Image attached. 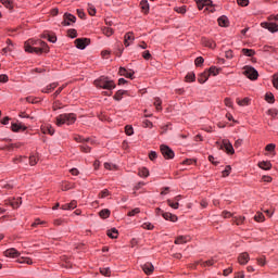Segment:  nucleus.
Listing matches in <instances>:
<instances>
[{
  "instance_id": "79ce46f5",
  "label": "nucleus",
  "mask_w": 278,
  "mask_h": 278,
  "mask_svg": "<svg viewBox=\"0 0 278 278\" xmlns=\"http://www.w3.org/2000/svg\"><path fill=\"white\" fill-rule=\"evenodd\" d=\"M68 38H77V29L71 28L67 30Z\"/></svg>"
},
{
  "instance_id": "6e6552de",
  "label": "nucleus",
  "mask_w": 278,
  "mask_h": 278,
  "mask_svg": "<svg viewBox=\"0 0 278 278\" xmlns=\"http://www.w3.org/2000/svg\"><path fill=\"white\" fill-rule=\"evenodd\" d=\"M261 27H263L264 29H268V31H270L271 34H275L276 31H278L277 23L263 22L261 23Z\"/></svg>"
},
{
  "instance_id": "13d9d810",
  "label": "nucleus",
  "mask_w": 278,
  "mask_h": 278,
  "mask_svg": "<svg viewBox=\"0 0 278 278\" xmlns=\"http://www.w3.org/2000/svg\"><path fill=\"white\" fill-rule=\"evenodd\" d=\"M142 228L151 231V230H153V225L151 223H144L142 225Z\"/></svg>"
},
{
  "instance_id": "5fc2aeb1",
  "label": "nucleus",
  "mask_w": 278,
  "mask_h": 278,
  "mask_svg": "<svg viewBox=\"0 0 278 278\" xmlns=\"http://www.w3.org/2000/svg\"><path fill=\"white\" fill-rule=\"evenodd\" d=\"M175 12L178 14H186V5L175 8Z\"/></svg>"
},
{
  "instance_id": "412c9836",
  "label": "nucleus",
  "mask_w": 278,
  "mask_h": 278,
  "mask_svg": "<svg viewBox=\"0 0 278 278\" xmlns=\"http://www.w3.org/2000/svg\"><path fill=\"white\" fill-rule=\"evenodd\" d=\"M58 86H59L58 83H52V84H50L49 86L43 87V88L41 89V92H42V93H50L52 90H54L55 88H58Z\"/></svg>"
},
{
  "instance_id": "680f3d73",
  "label": "nucleus",
  "mask_w": 278,
  "mask_h": 278,
  "mask_svg": "<svg viewBox=\"0 0 278 278\" xmlns=\"http://www.w3.org/2000/svg\"><path fill=\"white\" fill-rule=\"evenodd\" d=\"M71 189H73V185H71V184L62 185V191H68Z\"/></svg>"
},
{
  "instance_id": "ea45409f",
  "label": "nucleus",
  "mask_w": 278,
  "mask_h": 278,
  "mask_svg": "<svg viewBox=\"0 0 278 278\" xmlns=\"http://www.w3.org/2000/svg\"><path fill=\"white\" fill-rule=\"evenodd\" d=\"M79 149H80V151L83 152V153H86V154H88V153H90L91 152V148L89 147V146H87V144H80L79 146Z\"/></svg>"
},
{
  "instance_id": "f704fd0d",
  "label": "nucleus",
  "mask_w": 278,
  "mask_h": 278,
  "mask_svg": "<svg viewBox=\"0 0 278 278\" xmlns=\"http://www.w3.org/2000/svg\"><path fill=\"white\" fill-rule=\"evenodd\" d=\"M265 101L268 102V103H275L274 93H270V92L265 93Z\"/></svg>"
},
{
  "instance_id": "09e8293b",
  "label": "nucleus",
  "mask_w": 278,
  "mask_h": 278,
  "mask_svg": "<svg viewBox=\"0 0 278 278\" xmlns=\"http://www.w3.org/2000/svg\"><path fill=\"white\" fill-rule=\"evenodd\" d=\"M255 222L257 223H263L264 222V214L262 213H256L255 217H254Z\"/></svg>"
},
{
  "instance_id": "7ed1b4c3",
  "label": "nucleus",
  "mask_w": 278,
  "mask_h": 278,
  "mask_svg": "<svg viewBox=\"0 0 278 278\" xmlns=\"http://www.w3.org/2000/svg\"><path fill=\"white\" fill-rule=\"evenodd\" d=\"M76 122V115L74 113H64L56 117V125L62 126L63 124L72 125Z\"/></svg>"
},
{
  "instance_id": "3c124183",
  "label": "nucleus",
  "mask_w": 278,
  "mask_h": 278,
  "mask_svg": "<svg viewBox=\"0 0 278 278\" xmlns=\"http://www.w3.org/2000/svg\"><path fill=\"white\" fill-rule=\"evenodd\" d=\"M104 167H105L108 170H115V169H117V165L112 164V163H105V164H104Z\"/></svg>"
},
{
  "instance_id": "6e6d98bb",
  "label": "nucleus",
  "mask_w": 278,
  "mask_h": 278,
  "mask_svg": "<svg viewBox=\"0 0 278 278\" xmlns=\"http://www.w3.org/2000/svg\"><path fill=\"white\" fill-rule=\"evenodd\" d=\"M231 167L228 165L226 166L225 170L222 172L224 177H228L230 175Z\"/></svg>"
},
{
  "instance_id": "f8f14e48",
  "label": "nucleus",
  "mask_w": 278,
  "mask_h": 278,
  "mask_svg": "<svg viewBox=\"0 0 278 278\" xmlns=\"http://www.w3.org/2000/svg\"><path fill=\"white\" fill-rule=\"evenodd\" d=\"M195 3L199 10H203V8L210 10V5H212V0H195Z\"/></svg>"
},
{
  "instance_id": "338daca9",
  "label": "nucleus",
  "mask_w": 278,
  "mask_h": 278,
  "mask_svg": "<svg viewBox=\"0 0 278 278\" xmlns=\"http://www.w3.org/2000/svg\"><path fill=\"white\" fill-rule=\"evenodd\" d=\"M273 85H274V88H276L278 90V76H277V74H274Z\"/></svg>"
},
{
  "instance_id": "e2e57ef3",
  "label": "nucleus",
  "mask_w": 278,
  "mask_h": 278,
  "mask_svg": "<svg viewBox=\"0 0 278 278\" xmlns=\"http://www.w3.org/2000/svg\"><path fill=\"white\" fill-rule=\"evenodd\" d=\"M225 58H227V60H231L233 58V51L227 50L225 52Z\"/></svg>"
},
{
  "instance_id": "f3484780",
  "label": "nucleus",
  "mask_w": 278,
  "mask_h": 278,
  "mask_svg": "<svg viewBox=\"0 0 278 278\" xmlns=\"http://www.w3.org/2000/svg\"><path fill=\"white\" fill-rule=\"evenodd\" d=\"M217 23L219 27H229V17H227L226 15H222L220 17H218Z\"/></svg>"
},
{
  "instance_id": "6ab92c4d",
  "label": "nucleus",
  "mask_w": 278,
  "mask_h": 278,
  "mask_svg": "<svg viewBox=\"0 0 278 278\" xmlns=\"http://www.w3.org/2000/svg\"><path fill=\"white\" fill-rule=\"evenodd\" d=\"M5 205L12 206V208H18L22 205V198H17L16 200L7 201Z\"/></svg>"
},
{
  "instance_id": "72a5a7b5",
  "label": "nucleus",
  "mask_w": 278,
  "mask_h": 278,
  "mask_svg": "<svg viewBox=\"0 0 278 278\" xmlns=\"http://www.w3.org/2000/svg\"><path fill=\"white\" fill-rule=\"evenodd\" d=\"M42 132H43V135L53 136L54 135V129L52 128V126H47V127L42 128Z\"/></svg>"
},
{
  "instance_id": "cd10ccee",
  "label": "nucleus",
  "mask_w": 278,
  "mask_h": 278,
  "mask_svg": "<svg viewBox=\"0 0 278 278\" xmlns=\"http://www.w3.org/2000/svg\"><path fill=\"white\" fill-rule=\"evenodd\" d=\"M258 167L264 169V170H269L270 167H271V164L268 161H263V162L258 163Z\"/></svg>"
},
{
  "instance_id": "e433bc0d",
  "label": "nucleus",
  "mask_w": 278,
  "mask_h": 278,
  "mask_svg": "<svg viewBox=\"0 0 278 278\" xmlns=\"http://www.w3.org/2000/svg\"><path fill=\"white\" fill-rule=\"evenodd\" d=\"M203 62H205V59H203V56H198L194 60V64L198 68H201V66H203Z\"/></svg>"
},
{
  "instance_id": "b1692460",
  "label": "nucleus",
  "mask_w": 278,
  "mask_h": 278,
  "mask_svg": "<svg viewBox=\"0 0 278 278\" xmlns=\"http://www.w3.org/2000/svg\"><path fill=\"white\" fill-rule=\"evenodd\" d=\"M214 264H215V260L214 258L207 260L205 262L198 261L195 263V265H201L202 267L214 266Z\"/></svg>"
},
{
  "instance_id": "864d4df0",
  "label": "nucleus",
  "mask_w": 278,
  "mask_h": 278,
  "mask_svg": "<svg viewBox=\"0 0 278 278\" xmlns=\"http://www.w3.org/2000/svg\"><path fill=\"white\" fill-rule=\"evenodd\" d=\"M109 195H110V190L104 189V190H102V191L100 192L99 198H100V199H105V198L109 197Z\"/></svg>"
},
{
  "instance_id": "4468645a",
  "label": "nucleus",
  "mask_w": 278,
  "mask_h": 278,
  "mask_svg": "<svg viewBox=\"0 0 278 278\" xmlns=\"http://www.w3.org/2000/svg\"><path fill=\"white\" fill-rule=\"evenodd\" d=\"M4 256L11 257V258H16L17 256H21V253L17 252L16 249L11 248V249L4 251Z\"/></svg>"
},
{
  "instance_id": "4be33fe9",
  "label": "nucleus",
  "mask_w": 278,
  "mask_h": 278,
  "mask_svg": "<svg viewBox=\"0 0 278 278\" xmlns=\"http://www.w3.org/2000/svg\"><path fill=\"white\" fill-rule=\"evenodd\" d=\"M142 269L146 275H151L154 270V267L151 263H146L144 265H142Z\"/></svg>"
},
{
  "instance_id": "2eb2a0df",
  "label": "nucleus",
  "mask_w": 278,
  "mask_h": 278,
  "mask_svg": "<svg viewBox=\"0 0 278 278\" xmlns=\"http://www.w3.org/2000/svg\"><path fill=\"white\" fill-rule=\"evenodd\" d=\"M11 129L13 132H20V131H25L27 130V126H25L24 124L20 123V124H16V123H13L11 125Z\"/></svg>"
},
{
  "instance_id": "bf43d9fd",
  "label": "nucleus",
  "mask_w": 278,
  "mask_h": 278,
  "mask_svg": "<svg viewBox=\"0 0 278 278\" xmlns=\"http://www.w3.org/2000/svg\"><path fill=\"white\" fill-rule=\"evenodd\" d=\"M88 12L90 16H94L97 14V9L94 7H90L89 4Z\"/></svg>"
},
{
  "instance_id": "c03bdc74",
  "label": "nucleus",
  "mask_w": 278,
  "mask_h": 278,
  "mask_svg": "<svg viewBox=\"0 0 278 278\" xmlns=\"http://www.w3.org/2000/svg\"><path fill=\"white\" fill-rule=\"evenodd\" d=\"M125 134L126 136H132L134 135V128L131 125H126L125 126Z\"/></svg>"
},
{
  "instance_id": "49530a36",
  "label": "nucleus",
  "mask_w": 278,
  "mask_h": 278,
  "mask_svg": "<svg viewBox=\"0 0 278 278\" xmlns=\"http://www.w3.org/2000/svg\"><path fill=\"white\" fill-rule=\"evenodd\" d=\"M153 104H154V106H156L157 111H162V100L161 99H159V98L154 99Z\"/></svg>"
},
{
  "instance_id": "603ef678",
  "label": "nucleus",
  "mask_w": 278,
  "mask_h": 278,
  "mask_svg": "<svg viewBox=\"0 0 278 278\" xmlns=\"http://www.w3.org/2000/svg\"><path fill=\"white\" fill-rule=\"evenodd\" d=\"M140 213V207H136V208H132L129 213H128V216L129 217H135L137 214Z\"/></svg>"
},
{
  "instance_id": "de8ad7c7",
  "label": "nucleus",
  "mask_w": 278,
  "mask_h": 278,
  "mask_svg": "<svg viewBox=\"0 0 278 278\" xmlns=\"http://www.w3.org/2000/svg\"><path fill=\"white\" fill-rule=\"evenodd\" d=\"M100 273H101V275L106 276V277L111 276L110 267L100 268Z\"/></svg>"
},
{
  "instance_id": "37998d69",
  "label": "nucleus",
  "mask_w": 278,
  "mask_h": 278,
  "mask_svg": "<svg viewBox=\"0 0 278 278\" xmlns=\"http://www.w3.org/2000/svg\"><path fill=\"white\" fill-rule=\"evenodd\" d=\"M244 220H245V217L244 216H239V217H235L233 218V223L236 224V225H242V224H244Z\"/></svg>"
},
{
  "instance_id": "1a4fd4ad",
  "label": "nucleus",
  "mask_w": 278,
  "mask_h": 278,
  "mask_svg": "<svg viewBox=\"0 0 278 278\" xmlns=\"http://www.w3.org/2000/svg\"><path fill=\"white\" fill-rule=\"evenodd\" d=\"M220 149H225L227 154L233 155L235 150L232 148V144L230 143L229 140H224L220 144Z\"/></svg>"
},
{
  "instance_id": "58836bf2",
  "label": "nucleus",
  "mask_w": 278,
  "mask_h": 278,
  "mask_svg": "<svg viewBox=\"0 0 278 278\" xmlns=\"http://www.w3.org/2000/svg\"><path fill=\"white\" fill-rule=\"evenodd\" d=\"M38 161H39V159L36 155H31L30 159H28V163L30 164L31 167L36 166Z\"/></svg>"
},
{
  "instance_id": "a18cd8bd",
  "label": "nucleus",
  "mask_w": 278,
  "mask_h": 278,
  "mask_svg": "<svg viewBox=\"0 0 278 278\" xmlns=\"http://www.w3.org/2000/svg\"><path fill=\"white\" fill-rule=\"evenodd\" d=\"M138 175L140 177L147 178V177H149V169H147V168L139 169Z\"/></svg>"
},
{
  "instance_id": "dca6fc26",
  "label": "nucleus",
  "mask_w": 278,
  "mask_h": 278,
  "mask_svg": "<svg viewBox=\"0 0 278 278\" xmlns=\"http://www.w3.org/2000/svg\"><path fill=\"white\" fill-rule=\"evenodd\" d=\"M249 260H251L249 257V253L248 252H242L240 253L239 257H238V262L240 263V265H245Z\"/></svg>"
},
{
  "instance_id": "9b49d317",
  "label": "nucleus",
  "mask_w": 278,
  "mask_h": 278,
  "mask_svg": "<svg viewBox=\"0 0 278 278\" xmlns=\"http://www.w3.org/2000/svg\"><path fill=\"white\" fill-rule=\"evenodd\" d=\"M201 42H202L203 47H207L208 49H216V41H214L210 38L203 37L201 39Z\"/></svg>"
},
{
  "instance_id": "9d476101",
  "label": "nucleus",
  "mask_w": 278,
  "mask_h": 278,
  "mask_svg": "<svg viewBox=\"0 0 278 278\" xmlns=\"http://www.w3.org/2000/svg\"><path fill=\"white\" fill-rule=\"evenodd\" d=\"M243 76L249 78L251 81H255L260 77V74L257 71H244Z\"/></svg>"
},
{
  "instance_id": "69168bd1",
  "label": "nucleus",
  "mask_w": 278,
  "mask_h": 278,
  "mask_svg": "<svg viewBox=\"0 0 278 278\" xmlns=\"http://www.w3.org/2000/svg\"><path fill=\"white\" fill-rule=\"evenodd\" d=\"M142 58L144 60H151V52H149V50H146L143 53H142Z\"/></svg>"
},
{
  "instance_id": "4d7b16f0",
  "label": "nucleus",
  "mask_w": 278,
  "mask_h": 278,
  "mask_svg": "<svg viewBox=\"0 0 278 278\" xmlns=\"http://www.w3.org/2000/svg\"><path fill=\"white\" fill-rule=\"evenodd\" d=\"M238 5H241V8H247L249 5V0H237Z\"/></svg>"
},
{
  "instance_id": "ddd939ff",
  "label": "nucleus",
  "mask_w": 278,
  "mask_h": 278,
  "mask_svg": "<svg viewBox=\"0 0 278 278\" xmlns=\"http://www.w3.org/2000/svg\"><path fill=\"white\" fill-rule=\"evenodd\" d=\"M135 40H136V37H134V31H129V33L125 34V36H124L125 47H129L130 42H134Z\"/></svg>"
},
{
  "instance_id": "0eeeda50",
  "label": "nucleus",
  "mask_w": 278,
  "mask_h": 278,
  "mask_svg": "<svg viewBox=\"0 0 278 278\" xmlns=\"http://www.w3.org/2000/svg\"><path fill=\"white\" fill-rule=\"evenodd\" d=\"M76 48L80 49V51H84L90 45V39L88 38H78L75 41Z\"/></svg>"
},
{
  "instance_id": "5701e85b",
  "label": "nucleus",
  "mask_w": 278,
  "mask_h": 278,
  "mask_svg": "<svg viewBox=\"0 0 278 278\" xmlns=\"http://www.w3.org/2000/svg\"><path fill=\"white\" fill-rule=\"evenodd\" d=\"M73 139H74V141L83 143V144H85L86 142H91L92 143L90 138H84L79 135L74 136Z\"/></svg>"
},
{
  "instance_id": "a878e982",
  "label": "nucleus",
  "mask_w": 278,
  "mask_h": 278,
  "mask_svg": "<svg viewBox=\"0 0 278 278\" xmlns=\"http://www.w3.org/2000/svg\"><path fill=\"white\" fill-rule=\"evenodd\" d=\"M236 103L239 104L240 106H248L251 103V99L244 98V99L240 100L239 98H237Z\"/></svg>"
},
{
  "instance_id": "c85d7f7f",
  "label": "nucleus",
  "mask_w": 278,
  "mask_h": 278,
  "mask_svg": "<svg viewBox=\"0 0 278 278\" xmlns=\"http://www.w3.org/2000/svg\"><path fill=\"white\" fill-rule=\"evenodd\" d=\"M241 51L243 55H247V58H253V55H255V50L253 49L243 48Z\"/></svg>"
},
{
  "instance_id": "c756f323",
  "label": "nucleus",
  "mask_w": 278,
  "mask_h": 278,
  "mask_svg": "<svg viewBox=\"0 0 278 278\" xmlns=\"http://www.w3.org/2000/svg\"><path fill=\"white\" fill-rule=\"evenodd\" d=\"M188 242V237L180 236L175 239V244H186Z\"/></svg>"
},
{
  "instance_id": "bb28decb",
  "label": "nucleus",
  "mask_w": 278,
  "mask_h": 278,
  "mask_svg": "<svg viewBox=\"0 0 278 278\" xmlns=\"http://www.w3.org/2000/svg\"><path fill=\"white\" fill-rule=\"evenodd\" d=\"M106 235L111 239H117L118 238V230L116 228H112V229L108 230Z\"/></svg>"
},
{
  "instance_id": "8fccbe9b",
  "label": "nucleus",
  "mask_w": 278,
  "mask_h": 278,
  "mask_svg": "<svg viewBox=\"0 0 278 278\" xmlns=\"http://www.w3.org/2000/svg\"><path fill=\"white\" fill-rule=\"evenodd\" d=\"M21 264H27V265H31L33 264V261H31V258H29V257H22V258H20V261H18Z\"/></svg>"
},
{
  "instance_id": "2f4dec72",
  "label": "nucleus",
  "mask_w": 278,
  "mask_h": 278,
  "mask_svg": "<svg viewBox=\"0 0 278 278\" xmlns=\"http://www.w3.org/2000/svg\"><path fill=\"white\" fill-rule=\"evenodd\" d=\"M102 34H104V36L110 38V36L114 35V29H112L110 27H104V28H102Z\"/></svg>"
},
{
  "instance_id": "473e14b6",
  "label": "nucleus",
  "mask_w": 278,
  "mask_h": 278,
  "mask_svg": "<svg viewBox=\"0 0 278 278\" xmlns=\"http://www.w3.org/2000/svg\"><path fill=\"white\" fill-rule=\"evenodd\" d=\"M110 215H111V211L108 210V208L101 210L100 213H99V216L101 218H109Z\"/></svg>"
},
{
  "instance_id": "f03ea898",
  "label": "nucleus",
  "mask_w": 278,
  "mask_h": 278,
  "mask_svg": "<svg viewBox=\"0 0 278 278\" xmlns=\"http://www.w3.org/2000/svg\"><path fill=\"white\" fill-rule=\"evenodd\" d=\"M94 86L104 90H114L116 85L109 77L101 76L98 80L93 81Z\"/></svg>"
},
{
  "instance_id": "20e7f679",
  "label": "nucleus",
  "mask_w": 278,
  "mask_h": 278,
  "mask_svg": "<svg viewBox=\"0 0 278 278\" xmlns=\"http://www.w3.org/2000/svg\"><path fill=\"white\" fill-rule=\"evenodd\" d=\"M161 154L165 160H173L175 156L174 151L166 144H161Z\"/></svg>"
},
{
  "instance_id": "39448f33",
  "label": "nucleus",
  "mask_w": 278,
  "mask_h": 278,
  "mask_svg": "<svg viewBox=\"0 0 278 278\" xmlns=\"http://www.w3.org/2000/svg\"><path fill=\"white\" fill-rule=\"evenodd\" d=\"M217 76L218 75V71H211V72H203L200 73L198 76V81L199 84H204L205 81H207L210 76Z\"/></svg>"
},
{
  "instance_id": "a211bd4d",
  "label": "nucleus",
  "mask_w": 278,
  "mask_h": 278,
  "mask_svg": "<svg viewBox=\"0 0 278 278\" xmlns=\"http://www.w3.org/2000/svg\"><path fill=\"white\" fill-rule=\"evenodd\" d=\"M162 217L165 218L166 220L172 222V223H177L178 222V216L175 215V214L162 213Z\"/></svg>"
},
{
  "instance_id": "774afa93",
  "label": "nucleus",
  "mask_w": 278,
  "mask_h": 278,
  "mask_svg": "<svg viewBox=\"0 0 278 278\" xmlns=\"http://www.w3.org/2000/svg\"><path fill=\"white\" fill-rule=\"evenodd\" d=\"M149 157L151 161H155L157 157V153L155 151H151L149 154Z\"/></svg>"
},
{
  "instance_id": "a19ab883",
  "label": "nucleus",
  "mask_w": 278,
  "mask_h": 278,
  "mask_svg": "<svg viewBox=\"0 0 278 278\" xmlns=\"http://www.w3.org/2000/svg\"><path fill=\"white\" fill-rule=\"evenodd\" d=\"M276 144L275 143H269L265 147V151L273 154L275 152Z\"/></svg>"
},
{
  "instance_id": "f257e3e1",
  "label": "nucleus",
  "mask_w": 278,
  "mask_h": 278,
  "mask_svg": "<svg viewBox=\"0 0 278 278\" xmlns=\"http://www.w3.org/2000/svg\"><path fill=\"white\" fill-rule=\"evenodd\" d=\"M26 53H36V55H42V53H49V46L42 40L28 39L24 43Z\"/></svg>"
},
{
  "instance_id": "0e129e2a",
  "label": "nucleus",
  "mask_w": 278,
  "mask_h": 278,
  "mask_svg": "<svg viewBox=\"0 0 278 278\" xmlns=\"http://www.w3.org/2000/svg\"><path fill=\"white\" fill-rule=\"evenodd\" d=\"M70 207V211L75 210L77 207V201H71V203L67 204Z\"/></svg>"
},
{
  "instance_id": "393cba45",
  "label": "nucleus",
  "mask_w": 278,
  "mask_h": 278,
  "mask_svg": "<svg viewBox=\"0 0 278 278\" xmlns=\"http://www.w3.org/2000/svg\"><path fill=\"white\" fill-rule=\"evenodd\" d=\"M2 5L7 8L8 10H14V0H0Z\"/></svg>"
},
{
  "instance_id": "c9c22d12",
  "label": "nucleus",
  "mask_w": 278,
  "mask_h": 278,
  "mask_svg": "<svg viewBox=\"0 0 278 278\" xmlns=\"http://www.w3.org/2000/svg\"><path fill=\"white\" fill-rule=\"evenodd\" d=\"M185 81L187 83H194L195 81V74L189 73L185 76Z\"/></svg>"
},
{
  "instance_id": "7c9ffc66",
  "label": "nucleus",
  "mask_w": 278,
  "mask_h": 278,
  "mask_svg": "<svg viewBox=\"0 0 278 278\" xmlns=\"http://www.w3.org/2000/svg\"><path fill=\"white\" fill-rule=\"evenodd\" d=\"M126 93H127L126 90H117L115 96H114V100L121 101L123 96H125Z\"/></svg>"
},
{
  "instance_id": "423d86ee",
  "label": "nucleus",
  "mask_w": 278,
  "mask_h": 278,
  "mask_svg": "<svg viewBox=\"0 0 278 278\" xmlns=\"http://www.w3.org/2000/svg\"><path fill=\"white\" fill-rule=\"evenodd\" d=\"M63 21L61 23V25H63V27H68V25H71V23H76L77 17L71 13H64L63 15Z\"/></svg>"
},
{
  "instance_id": "aec40b11",
  "label": "nucleus",
  "mask_w": 278,
  "mask_h": 278,
  "mask_svg": "<svg viewBox=\"0 0 278 278\" xmlns=\"http://www.w3.org/2000/svg\"><path fill=\"white\" fill-rule=\"evenodd\" d=\"M140 8L142 14H149L150 5L148 0H141L140 1Z\"/></svg>"
},
{
  "instance_id": "4c0bfd02",
  "label": "nucleus",
  "mask_w": 278,
  "mask_h": 278,
  "mask_svg": "<svg viewBox=\"0 0 278 278\" xmlns=\"http://www.w3.org/2000/svg\"><path fill=\"white\" fill-rule=\"evenodd\" d=\"M167 205L174 210L179 208V202L173 201V200H167Z\"/></svg>"
},
{
  "instance_id": "052dcab7",
  "label": "nucleus",
  "mask_w": 278,
  "mask_h": 278,
  "mask_svg": "<svg viewBox=\"0 0 278 278\" xmlns=\"http://www.w3.org/2000/svg\"><path fill=\"white\" fill-rule=\"evenodd\" d=\"M121 76H124L125 78L134 79V73L123 72V74H121Z\"/></svg>"
}]
</instances>
